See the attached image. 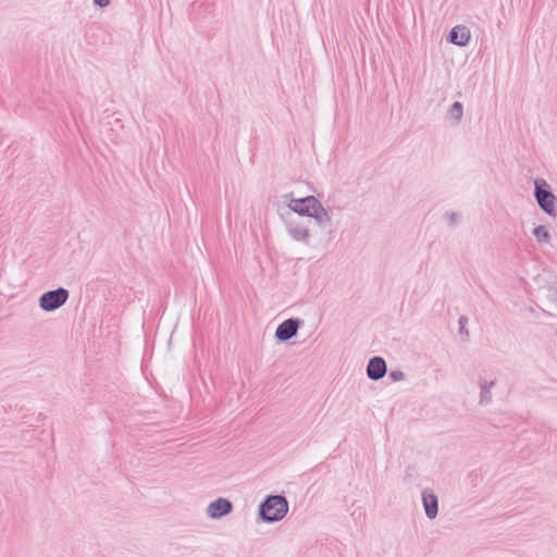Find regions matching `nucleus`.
Masks as SVG:
<instances>
[{"instance_id":"f257e3e1","label":"nucleus","mask_w":557,"mask_h":557,"mask_svg":"<svg viewBox=\"0 0 557 557\" xmlns=\"http://www.w3.org/2000/svg\"><path fill=\"white\" fill-rule=\"evenodd\" d=\"M288 508V502L285 496L268 495L259 505V518L267 523L278 522L285 518Z\"/></svg>"},{"instance_id":"f03ea898","label":"nucleus","mask_w":557,"mask_h":557,"mask_svg":"<svg viewBox=\"0 0 557 557\" xmlns=\"http://www.w3.org/2000/svg\"><path fill=\"white\" fill-rule=\"evenodd\" d=\"M534 198L544 213L553 218L557 215V198L544 178H536L534 181Z\"/></svg>"},{"instance_id":"7ed1b4c3","label":"nucleus","mask_w":557,"mask_h":557,"mask_svg":"<svg viewBox=\"0 0 557 557\" xmlns=\"http://www.w3.org/2000/svg\"><path fill=\"white\" fill-rule=\"evenodd\" d=\"M70 293L64 287H58L44 293L39 297V307L46 312H52L62 307L69 299Z\"/></svg>"},{"instance_id":"20e7f679","label":"nucleus","mask_w":557,"mask_h":557,"mask_svg":"<svg viewBox=\"0 0 557 557\" xmlns=\"http://www.w3.org/2000/svg\"><path fill=\"white\" fill-rule=\"evenodd\" d=\"M284 223L288 235L296 242L308 244L309 230L308 226L292 213L284 216Z\"/></svg>"},{"instance_id":"39448f33","label":"nucleus","mask_w":557,"mask_h":557,"mask_svg":"<svg viewBox=\"0 0 557 557\" xmlns=\"http://www.w3.org/2000/svg\"><path fill=\"white\" fill-rule=\"evenodd\" d=\"M301 323V320L294 318L283 321L275 330V338L280 342H287L292 339L296 336Z\"/></svg>"},{"instance_id":"423d86ee","label":"nucleus","mask_w":557,"mask_h":557,"mask_svg":"<svg viewBox=\"0 0 557 557\" xmlns=\"http://www.w3.org/2000/svg\"><path fill=\"white\" fill-rule=\"evenodd\" d=\"M284 198L289 199L287 207L289 208V213H296L299 216H308L310 214V210L312 209L311 201L315 199L314 196H307L304 198H294L292 194H287Z\"/></svg>"},{"instance_id":"0eeeda50","label":"nucleus","mask_w":557,"mask_h":557,"mask_svg":"<svg viewBox=\"0 0 557 557\" xmlns=\"http://www.w3.org/2000/svg\"><path fill=\"white\" fill-rule=\"evenodd\" d=\"M387 367L384 358L375 356L372 357L367 366V375L372 381H379L385 376Z\"/></svg>"},{"instance_id":"6e6552de","label":"nucleus","mask_w":557,"mask_h":557,"mask_svg":"<svg viewBox=\"0 0 557 557\" xmlns=\"http://www.w3.org/2000/svg\"><path fill=\"white\" fill-rule=\"evenodd\" d=\"M310 201L312 209L310 210V214L308 215V218H313L315 222L322 227L331 225V215L327 212V210L321 205V202L317 198Z\"/></svg>"},{"instance_id":"1a4fd4ad","label":"nucleus","mask_w":557,"mask_h":557,"mask_svg":"<svg viewBox=\"0 0 557 557\" xmlns=\"http://www.w3.org/2000/svg\"><path fill=\"white\" fill-rule=\"evenodd\" d=\"M233 509L232 503L226 498H218L208 506V515L213 519H220L228 515Z\"/></svg>"},{"instance_id":"9d476101","label":"nucleus","mask_w":557,"mask_h":557,"mask_svg":"<svg viewBox=\"0 0 557 557\" xmlns=\"http://www.w3.org/2000/svg\"><path fill=\"white\" fill-rule=\"evenodd\" d=\"M471 39L470 30L465 25L453 27L447 36V40L459 47H466Z\"/></svg>"},{"instance_id":"9b49d317","label":"nucleus","mask_w":557,"mask_h":557,"mask_svg":"<svg viewBox=\"0 0 557 557\" xmlns=\"http://www.w3.org/2000/svg\"><path fill=\"white\" fill-rule=\"evenodd\" d=\"M422 503L425 511V516L429 519H435L438 513V499L437 496L431 491L422 492Z\"/></svg>"},{"instance_id":"f8f14e48","label":"nucleus","mask_w":557,"mask_h":557,"mask_svg":"<svg viewBox=\"0 0 557 557\" xmlns=\"http://www.w3.org/2000/svg\"><path fill=\"white\" fill-rule=\"evenodd\" d=\"M496 381H486L484 379L479 380L480 386V404L487 405L492 401V393L491 389L495 386Z\"/></svg>"},{"instance_id":"ddd939ff","label":"nucleus","mask_w":557,"mask_h":557,"mask_svg":"<svg viewBox=\"0 0 557 557\" xmlns=\"http://www.w3.org/2000/svg\"><path fill=\"white\" fill-rule=\"evenodd\" d=\"M463 116V104L459 101H455L446 113V119L454 125H458Z\"/></svg>"},{"instance_id":"4468645a","label":"nucleus","mask_w":557,"mask_h":557,"mask_svg":"<svg viewBox=\"0 0 557 557\" xmlns=\"http://www.w3.org/2000/svg\"><path fill=\"white\" fill-rule=\"evenodd\" d=\"M533 235L539 243H548L550 240V234L546 226L539 225L534 227Z\"/></svg>"},{"instance_id":"2eb2a0df","label":"nucleus","mask_w":557,"mask_h":557,"mask_svg":"<svg viewBox=\"0 0 557 557\" xmlns=\"http://www.w3.org/2000/svg\"><path fill=\"white\" fill-rule=\"evenodd\" d=\"M388 377L393 382H399V381H403L405 379V373L403 371H400V370H392L388 373Z\"/></svg>"},{"instance_id":"dca6fc26","label":"nucleus","mask_w":557,"mask_h":557,"mask_svg":"<svg viewBox=\"0 0 557 557\" xmlns=\"http://www.w3.org/2000/svg\"><path fill=\"white\" fill-rule=\"evenodd\" d=\"M446 219L449 226H454L459 221V214L456 212H448L446 213Z\"/></svg>"},{"instance_id":"f3484780","label":"nucleus","mask_w":557,"mask_h":557,"mask_svg":"<svg viewBox=\"0 0 557 557\" xmlns=\"http://www.w3.org/2000/svg\"><path fill=\"white\" fill-rule=\"evenodd\" d=\"M467 321H468V320H467V318H466V317H460V318H459V326H460V327H459V332H460L461 334H463V333H465L466 335H468V331L465 329V325H466Z\"/></svg>"},{"instance_id":"a211bd4d","label":"nucleus","mask_w":557,"mask_h":557,"mask_svg":"<svg viewBox=\"0 0 557 557\" xmlns=\"http://www.w3.org/2000/svg\"><path fill=\"white\" fill-rule=\"evenodd\" d=\"M92 3L98 7V8H107L110 3H111V0H92Z\"/></svg>"}]
</instances>
